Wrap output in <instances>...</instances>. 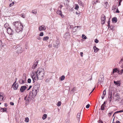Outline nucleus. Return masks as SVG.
Returning <instances> with one entry per match:
<instances>
[{
    "label": "nucleus",
    "instance_id": "nucleus-60",
    "mask_svg": "<svg viewBox=\"0 0 123 123\" xmlns=\"http://www.w3.org/2000/svg\"><path fill=\"white\" fill-rule=\"evenodd\" d=\"M48 47H49V48H50V47H51L52 46L51 45H48Z\"/></svg>",
    "mask_w": 123,
    "mask_h": 123
},
{
    "label": "nucleus",
    "instance_id": "nucleus-7",
    "mask_svg": "<svg viewBox=\"0 0 123 123\" xmlns=\"http://www.w3.org/2000/svg\"><path fill=\"white\" fill-rule=\"evenodd\" d=\"M122 64L121 65V67L123 68L121 70H119V74H121L123 73V60L121 59V60L120 61L119 63L121 64V63H122Z\"/></svg>",
    "mask_w": 123,
    "mask_h": 123
},
{
    "label": "nucleus",
    "instance_id": "nucleus-25",
    "mask_svg": "<svg viewBox=\"0 0 123 123\" xmlns=\"http://www.w3.org/2000/svg\"><path fill=\"white\" fill-rule=\"evenodd\" d=\"M105 107H106V106H105V105H102L101 106V110H103V111Z\"/></svg>",
    "mask_w": 123,
    "mask_h": 123
},
{
    "label": "nucleus",
    "instance_id": "nucleus-53",
    "mask_svg": "<svg viewBox=\"0 0 123 123\" xmlns=\"http://www.w3.org/2000/svg\"><path fill=\"white\" fill-rule=\"evenodd\" d=\"M108 27H109H109H110V20H109V21L108 22Z\"/></svg>",
    "mask_w": 123,
    "mask_h": 123
},
{
    "label": "nucleus",
    "instance_id": "nucleus-47",
    "mask_svg": "<svg viewBox=\"0 0 123 123\" xmlns=\"http://www.w3.org/2000/svg\"><path fill=\"white\" fill-rule=\"evenodd\" d=\"M90 106V105L89 104H87L86 106V108H88Z\"/></svg>",
    "mask_w": 123,
    "mask_h": 123
},
{
    "label": "nucleus",
    "instance_id": "nucleus-49",
    "mask_svg": "<svg viewBox=\"0 0 123 123\" xmlns=\"http://www.w3.org/2000/svg\"><path fill=\"white\" fill-rule=\"evenodd\" d=\"M10 104L12 105H14V104L13 102H11L10 103Z\"/></svg>",
    "mask_w": 123,
    "mask_h": 123
},
{
    "label": "nucleus",
    "instance_id": "nucleus-10",
    "mask_svg": "<svg viewBox=\"0 0 123 123\" xmlns=\"http://www.w3.org/2000/svg\"><path fill=\"white\" fill-rule=\"evenodd\" d=\"M31 98L30 95L28 97L26 96L24 98L25 100L26 101V103H27L30 100H31Z\"/></svg>",
    "mask_w": 123,
    "mask_h": 123
},
{
    "label": "nucleus",
    "instance_id": "nucleus-21",
    "mask_svg": "<svg viewBox=\"0 0 123 123\" xmlns=\"http://www.w3.org/2000/svg\"><path fill=\"white\" fill-rule=\"evenodd\" d=\"M112 20L113 22L116 23L117 22V19L116 17H114L112 18Z\"/></svg>",
    "mask_w": 123,
    "mask_h": 123
},
{
    "label": "nucleus",
    "instance_id": "nucleus-63",
    "mask_svg": "<svg viewBox=\"0 0 123 123\" xmlns=\"http://www.w3.org/2000/svg\"><path fill=\"white\" fill-rule=\"evenodd\" d=\"M62 5H61L60 6V7L61 8H62Z\"/></svg>",
    "mask_w": 123,
    "mask_h": 123
},
{
    "label": "nucleus",
    "instance_id": "nucleus-1",
    "mask_svg": "<svg viewBox=\"0 0 123 123\" xmlns=\"http://www.w3.org/2000/svg\"><path fill=\"white\" fill-rule=\"evenodd\" d=\"M13 26L12 28L15 30L16 32L18 33H21L23 30V25L22 24L19 22L15 21L12 23Z\"/></svg>",
    "mask_w": 123,
    "mask_h": 123
},
{
    "label": "nucleus",
    "instance_id": "nucleus-27",
    "mask_svg": "<svg viewBox=\"0 0 123 123\" xmlns=\"http://www.w3.org/2000/svg\"><path fill=\"white\" fill-rule=\"evenodd\" d=\"M123 112V110H120L119 111H117L116 112H115L114 113V114H115L117 113H121L122 112Z\"/></svg>",
    "mask_w": 123,
    "mask_h": 123
},
{
    "label": "nucleus",
    "instance_id": "nucleus-19",
    "mask_svg": "<svg viewBox=\"0 0 123 123\" xmlns=\"http://www.w3.org/2000/svg\"><path fill=\"white\" fill-rule=\"evenodd\" d=\"M18 84L16 83L15 84L14 86L13 87V89L14 90H16L18 86Z\"/></svg>",
    "mask_w": 123,
    "mask_h": 123
},
{
    "label": "nucleus",
    "instance_id": "nucleus-48",
    "mask_svg": "<svg viewBox=\"0 0 123 123\" xmlns=\"http://www.w3.org/2000/svg\"><path fill=\"white\" fill-rule=\"evenodd\" d=\"M122 0H119V6H120L121 5V2L122 1Z\"/></svg>",
    "mask_w": 123,
    "mask_h": 123
},
{
    "label": "nucleus",
    "instance_id": "nucleus-16",
    "mask_svg": "<svg viewBox=\"0 0 123 123\" xmlns=\"http://www.w3.org/2000/svg\"><path fill=\"white\" fill-rule=\"evenodd\" d=\"M81 113H78L77 115V118L78 122L80 121V118Z\"/></svg>",
    "mask_w": 123,
    "mask_h": 123
},
{
    "label": "nucleus",
    "instance_id": "nucleus-23",
    "mask_svg": "<svg viewBox=\"0 0 123 123\" xmlns=\"http://www.w3.org/2000/svg\"><path fill=\"white\" fill-rule=\"evenodd\" d=\"M49 37L48 36H46L44 37L43 40L44 41H47L49 39Z\"/></svg>",
    "mask_w": 123,
    "mask_h": 123
},
{
    "label": "nucleus",
    "instance_id": "nucleus-38",
    "mask_svg": "<svg viewBox=\"0 0 123 123\" xmlns=\"http://www.w3.org/2000/svg\"><path fill=\"white\" fill-rule=\"evenodd\" d=\"M43 32H41L40 33L39 36H43Z\"/></svg>",
    "mask_w": 123,
    "mask_h": 123
},
{
    "label": "nucleus",
    "instance_id": "nucleus-36",
    "mask_svg": "<svg viewBox=\"0 0 123 123\" xmlns=\"http://www.w3.org/2000/svg\"><path fill=\"white\" fill-rule=\"evenodd\" d=\"M3 96L0 94V100H3Z\"/></svg>",
    "mask_w": 123,
    "mask_h": 123
},
{
    "label": "nucleus",
    "instance_id": "nucleus-3",
    "mask_svg": "<svg viewBox=\"0 0 123 123\" xmlns=\"http://www.w3.org/2000/svg\"><path fill=\"white\" fill-rule=\"evenodd\" d=\"M40 87L39 84L37 83L34 84L33 86L32 92L33 95L34 96H36L37 92H38Z\"/></svg>",
    "mask_w": 123,
    "mask_h": 123
},
{
    "label": "nucleus",
    "instance_id": "nucleus-13",
    "mask_svg": "<svg viewBox=\"0 0 123 123\" xmlns=\"http://www.w3.org/2000/svg\"><path fill=\"white\" fill-rule=\"evenodd\" d=\"M38 62V61H37L34 62V64L33 65L32 67V69H35L36 68L37 66Z\"/></svg>",
    "mask_w": 123,
    "mask_h": 123
},
{
    "label": "nucleus",
    "instance_id": "nucleus-12",
    "mask_svg": "<svg viewBox=\"0 0 123 123\" xmlns=\"http://www.w3.org/2000/svg\"><path fill=\"white\" fill-rule=\"evenodd\" d=\"M38 29L40 31H41L45 30L46 29V28L44 25H42L39 27Z\"/></svg>",
    "mask_w": 123,
    "mask_h": 123
},
{
    "label": "nucleus",
    "instance_id": "nucleus-51",
    "mask_svg": "<svg viewBox=\"0 0 123 123\" xmlns=\"http://www.w3.org/2000/svg\"><path fill=\"white\" fill-rule=\"evenodd\" d=\"M95 2H96V3H98V2L100 3L99 0H96V1Z\"/></svg>",
    "mask_w": 123,
    "mask_h": 123
},
{
    "label": "nucleus",
    "instance_id": "nucleus-52",
    "mask_svg": "<svg viewBox=\"0 0 123 123\" xmlns=\"http://www.w3.org/2000/svg\"><path fill=\"white\" fill-rule=\"evenodd\" d=\"M49 80L48 79H47L45 81L46 82H49Z\"/></svg>",
    "mask_w": 123,
    "mask_h": 123
},
{
    "label": "nucleus",
    "instance_id": "nucleus-14",
    "mask_svg": "<svg viewBox=\"0 0 123 123\" xmlns=\"http://www.w3.org/2000/svg\"><path fill=\"white\" fill-rule=\"evenodd\" d=\"M59 44V42L58 41H56L53 44V46L55 48H57V46Z\"/></svg>",
    "mask_w": 123,
    "mask_h": 123
},
{
    "label": "nucleus",
    "instance_id": "nucleus-55",
    "mask_svg": "<svg viewBox=\"0 0 123 123\" xmlns=\"http://www.w3.org/2000/svg\"><path fill=\"white\" fill-rule=\"evenodd\" d=\"M92 4L93 5L95 4L96 5V2L95 1V2H92Z\"/></svg>",
    "mask_w": 123,
    "mask_h": 123
},
{
    "label": "nucleus",
    "instance_id": "nucleus-45",
    "mask_svg": "<svg viewBox=\"0 0 123 123\" xmlns=\"http://www.w3.org/2000/svg\"><path fill=\"white\" fill-rule=\"evenodd\" d=\"M76 15H78V16H79L80 14V13L79 12H76Z\"/></svg>",
    "mask_w": 123,
    "mask_h": 123
},
{
    "label": "nucleus",
    "instance_id": "nucleus-58",
    "mask_svg": "<svg viewBox=\"0 0 123 123\" xmlns=\"http://www.w3.org/2000/svg\"><path fill=\"white\" fill-rule=\"evenodd\" d=\"M116 123H120L119 121H116Z\"/></svg>",
    "mask_w": 123,
    "mask_h": 123
},
{
    "label": "nucleus",
    "instance_id": "nucleus-29",
    "mask_svg": "<svg viewBox=\"0 0 123 123\" xmlns=\"http://www.w3.org/2000/svg\"><path fill=\"white\" fill-rule=\"evenodd\" d=\"M65 78V76L64 75H62L61 77V80H64Z\"/></svg>",
    "mask_w": 123,
    "mask_h": 123
},
{
    "label": "nucleus",
    "instance_id": "nucleus-37",
    "mask_svg": "<svg viewBox=\"0 0 123 123\" xmlns=\"http://www.w3.org/2000/svg\"><path fill=\"white\" fill-rule=\"evenodd\" d=\"M79 8V6L77 5H76L75 7V9L76 10H78V9Z\"/></svg>",
    "mask_w": 123,
    "mask_h": 123
},
{
    "label": "nucleus",
    "instance_id": "nucleus-30",
    "mask_svg": "<svg viewBox=\"0 0 123 123\" xmlns=\"http://www.w3.org/2000/svg\"><path fill=\"white\" fill-rule=\"evenodd\" d=\"M82 38L85 39H86V37L84 34L82 35Z\"/></svg>",
    "mask_w": 123,
    "mask_h": 123
},
{
    "label": "nucleus",
    "instance_id": "nucleus-5",
    "mask_svg": "<svg viewBox=\"0 0 123 123\" xmlns=\"http://www.w3.org/2000/svg\"><path fill=\"white\" fill-rule=\"evenodd\" d=\"M115 97L116 100L117 101H119L120 98L119 94L115 91H114L113 93L112 98L114 99Z\"/></svg>",
    "mask_w": 123,
    "mask_h": 123
},
{
    "label": "nucleus",
    "instance_id": "nucleus-57",
    "mask_svg": "<svg viewBox=\"0 0 123 123\" xmlns=\"http://www.w3.org/2000/svg\"><path fill=\"white\" fill-rule=\"evenodd\" d=\"M101 121V123H103V122L101 120H98V122H99V121Z\"/></svg>",
    "mask_w": 123,
    "mask_h": 123
},
{
    "label": "nucleus",
    "instance_id": "nucleus-44",
    "mask_svg": "<svg viewBox=\"0 0 123 123\" xmlns=\"http://www.w3.org/2000/svg\"><path fill=\"white\" fill-rule=\"evenodd\" d=\"M113 113V112L112 111L111 113H108V116L109 117H110L111 115L112 114V113Z\"/></svg>",
    "mask_w": 123,
    "mask_h": 123
},
{
    "label": "nucleus",
    "instance_id": "nucleus-6",
    "mask_svg": "<svg viewBox=\"0 0 123 123\" xmlns=\"http://www.w3.org/2000/svg\"><path fill=\"white\" fill-rule=\"evenodd\" d=\"M31 77L33 80V83H34L35 82L36 80H38L37 78V76H36V72L35 73H33L31 75Z\"/></svg>",
    "mask_w": 123,
    "mask_h": 123
},
{
    "label": "nucleus",
    "instance_id": "nucleus-17",
    "mask_svg": "<svg viewBox=\"0 0 123 123\" xmlns=\"http://www.w3.org/2000/svg\"><path fill=\"white\" fill-rule=\"evenodd\" d=\"M104 6L105 8H108L109 7V5L108 3L107 2L105 3L104 5Z\"/></svg>",
    "mask_w": 123,
    "mask_h": 123
},
{
    "label": "nucleus",
    "instance_id": "nucleus-32",
    "mask_svg": "<svg viewBox=\"0 0 123 123\" xmlns=\"http://www.w3.org/2000/svg\"><path fill=\"white\" fill-rule=\"evenodd\" d=\"M25 121L26 122H28L29 121V119L27 117H26L25 118Z\"/></svg>",
    "mask_w": 123,
    "mask_h": 123
},
{
    "label": "nucleus",
    "instance_id": "nucleus-56",
    "mask_svg": "<svg viewBox=\"0 0 123 123\" xmlns=\"http://www.w3.org/2000/svg\"><path fill=\"white\" fill-rule=\"evenodd\" d=\"M116 12L117 13H119V11L117 9L116 11Z\"/></svg>",
    "mask_w": 123,
    "mask_h": 123
},
{
    "label": "nucleus",
    "instance_id": "nucleus-50",
    "mask_svg": "<svg viewBox=\"0 0 123 123\" xmlns=\"http://www.w3.org/2000/svg\"><path fill=\"white\" fill-rule=\"evenodd\" d=\"M80 55L81 57L83 56V53L82 52H81L80 53Z\"/></svg>",
    "mask_w": 123,
    "mask_h": 123
},
{
    "label": "nucleus",
    "instance_id": "nucleus-26",
    "mask_svg": "<svg viewBox=\"0 0 123 123\" xmlns=\"http://www.w3.org/2000/svg\"><path fill=\"white\" fill-rule=\"evenodd\" d=\"M47 115L46 114H44L43 115L42 117V118L43 120L47 118Z\"/></svg>",
    "mask_w": 123,
    "mask_h": 123
},
{
    "label": "nucleus",
    "instance_id": "nucleus-11",
    "mask_svg": "<svg viewBox=\"0 0 123 123\" xmlns=\"http://www.w3.org/2000/svg\"><path fill=\"white\" fill-rule=\"evenodd\" d=\"M27 88V86H21L20 89V91L21 92H23Z\"/></svg>",
    "mask_w": 123,
    "mask_h": 123
},
{
    "label": "nucleus",
    "instance_id": "nucleus-22",
    "mask_svg": "<svg viewBox=\"0 0 123 123\" xmlns=\"http://www.w3.org/2000/svg\"><path fill=\"white\" fill-rule=\"evenodd\" d=\"M119 70H118V69H117V68H115V69H113V73H114L115 72H117L119 74Z\"/></svg>",
    "mask_w": 123,
    "mask_h": 123
},
{
    "label": "nucleus",
    "instance_id": "nucleus-31",
    "mask_svg": "<svg viewBox=\"0 0 123 123\" xmlns=\"http://www.w3.org/2000/svg\"><path fill=\"white\" fill-rule=\"evenodd\" d=\"M114 83L115 84V85H118L119 84V81H114Z\"/></svg>",
    "mask_w": 123,
    "mask_h": 123
},
{
    "label": "nucleus",
    "instance_id": "nucleus-61",
    "mask_svg": "<svg viewBox=\"0 0 123 123\" xmlns=\"http://www.w3.org/2000/svg\"><path fill=\"white\" fill-rule=\"evenodd\" d=\"M5 106L6 107H7V104L6 103L5 104Z\"/></svg>",
    "mask_w": 123,
    "mask_h": 123
},
{
    "label": "nucleus",
    "instance_id": "nucleus-8",
    "mask_svg": "<svg viewBox=\"0 0 123 123\" xmlns=\"http://www.w3.org/2000/svg\"><path fill=\"white\" fill-rule=\"evenodd\" d=\"M105 16L104 15H102L101 16V24L102 25L104 24L105 23Z\"/></svg>",
    "mask_w": 123,
    "mask_h": 123
},
{
    "label": "nucleus",
    "instance_id": "nucleus-41",
    "mask_svg": "<svg viewBox=\"0 0 123 123\" xmlns=\"http://www.w3.org/2000/svg\"><path fill=\"white\" fill-rule=\"evenodd\" d=\"M98 40L97 39H95L94 40L95 42L96 43H98Z\"/></svg>",
    "mask_w": 123,
    "mask_h": 123
},
{
    "label": "nucleus",
    "instance_id": "nucleus-9",
    "mask_svg": "<svg viewBox=\"0 0 123 123\" xmlns=\"http://www.w3.org/2000/svg\"><path fill=\"white\" fill-rule=\"evenodd\" d=\"M112 92L111 90H110L109 92V100L110 102L112 100Z\"/></svg>",
    "mask_w": 123,
    "mask_h": 123
},
{
    "label": "nucleus",
    "instance_id": "nucleus-15",
    "mask_svg": "<svg viewBox=\"0 0 123 123\" xmlns=\"http://www.w3.org/2000/svg\"><path fill=\"white\" fill-rule=\"evenodd\" d=\"M56 13L57 14L60 15L62 18H63L64 17V15L62 14L61 11L59 10L57 11L56 12Z\"/></svg>",
    "mask_w": 123,
    "mask_h": 123
},
{
    "label": "nucleus",
    "instance_id": "nucleus-33",
    "mask_svg": "<svg viewBox=\"0 0 123 123\" xmlns=\"http://www.w3.org/2000/svg\"><path fill=\"white\" fill-rule=\"evenodd\" d=\"M61 103L60 101H59L58 102L57 105L58 106H59L61 105Z\"/></svg>",
    "mask_w": 123,
    "mask_h": 123
},
{
    "label": "nucleus",
    "instance_id": "nucleus-40",
    "mask_svg": "<svg viewBox=\"0 0 123 123\" xmlns=\"http://www.w3.org/2000/svg\"><path fill=\"white\" fill-rule=\"evenodd\" d=\"M27 82L29 83H30L31 82V80L30 79H28L27 80Z\"/></svg>",
    "mask_w": 123,
    "mask_h": 123
},
{
    "label": "nucleus",
    "instance_id": "nucleus-43",
    "mask_svg": "<svg viewBox=\"0 0 123 123\" xmlns=\"http://www.w3.org/2000/svg\"><path fill=\"white\" fill-rule=\"evenodd\" d=\"M2 42L1 40H0V46H2V47L3 46V45H2Z\"/></svg>",
    "mask_w": 123,
    "mask_h": 123
},
{
    "label": "nucleus",
    "instance_id": "nucleus-59",
    "mask_svg": "<svg viewBox=\"0 0 123 123\" xmlns=\"http://www.w3.org/2000/svg\"><path fill=\"white\" fill-rule=\"evenodd\" d=\"M41 38L39 37L37 38V39L39 40H40L41 39Z\"/></svg>",
    "mask_w": 123,
    "mask_h": 123
},
{
    "label": "nucleus",
    "instance_id": "nucleus-46",
    "mask_svg": "<svg viewBox=\"0 0 123 123\" xmlns=\"http://www.w3.org/2000/svg\"><path fill=\"white\" fill-rule=\"evenodd\" d=\"M75 90V87H74L73 88L72 90L71 91L73 92H74Z\"/></svg>",
    "mask_w": 123,
    "mask_h": 123
},
{
    "label": "nucleus",
    "instance_id": "nucleus-42",
    "mask_svg": "<svg viewBox=\"0 0 123 123\" xmlns=\"http://www.w3.org/2000/svg\"><path fill=\"white\" fill-rule=\"evenodd\" d=\"M21 17H22L23 18H25V15H24V14L23 13V14H21Z\"/></svg>",
    "mask_w": 123,
    "mask_h": 123
},
{
    "label": "nucleus",
    "instance_id": "nucleus-39",
    "mask_svg": "<svg viewBox=\"0 0 123 123\" xmlns=\"http://www.w3.org/2000/svg\"><path fill=\"white\" fill-rule=\"evenodd\" d=\"M3 110V111L4 112H6V108H5V109L4 108H2V109Z\"/></svg>",
    "mask_w": 123,
    "mask_h": 123
},
{
    "label": "nucleus",
    "instance_id": "nucleus-4",
    "mask_svg": "<svg viewBox=\"0 0 123 123\" xmlns=\"http://www.w3.org/2000/svg\"><path fill=\"white\" fill-rule=\"evenodd\" d=\"M4 27L7 29V31L8 33L10 35L13 34V29H12L10 27H9V25L8 23H6L4 25Z\"/></svg>",
    "mask_w": 123,
    "mask_h": 123
},
{
    "label": "nucleus",
    "instance_id": "nucleus-64",
    "mask_svg": "<svg viewBox=\"0 0 123 123\" xmlns=\"http://www.w3.org/2000/svg\"><path fill=\"white\" fill-rule=\"evenodd\" d=\"M121 102L122 103H123V99H122L121 101Z\"/></svg>",
    "mask_w": 123,
    "mask_h": 123
},
{
    "label": "nucleus",
    "instance_id": "nucleus-35",
    "mask_svg": "<svg viewBox=\"0 0 123 123\" xmlns=\"http://www.w3.org/2000/svg\"><path fill=\"white\" fill-rule=\"evenodd\" d=\"M14 4V2H13L12 3L10 4L9 6L10 7H11Z\"/></svg>",
    "mask_w": 123,
    "mask_h": 123
},
{
    "label": "nucleus",
    "instance_id": "nucleus-2",
    "mask_svg": "<svg viewBox=\"0 0 123 123\" xmlns=\"http://www.w3.org/2000/svg\"><path fill=\"white\" fill-rule=\"evenodd\" d=\"M36 73L37 80L38 79L42 80L43 78L44 75V70L43 68H38L36 72Z\"/></svg>",
    "mask_w": 123,
    "mask_h": 123
},
{
    "label": "nucleus",
    "instance_id": "nucleus-54",
    "mask_svg": "<svg viewBox=\"0 0 123 123\" xmlns=\"http://www.w3.org/2000/svg\"><path fill=\"white\" fill-rule=\"evenodd\" d=\"M105 95H103L101 96V98L102 99H103L105 97Z\"/></svg>",
    "mask_w": 123,
    "mask_h": 123
},
{
    "label": "nucleus",
    "instance_id": "nucleus-34",
    "mask_svg": "<svg viewBox=\"0 0 123 123\" xmlns=\"http://www.w3.org/2000/svg\"><path fill=\"white\" fill-rule=\"evenodd\" d=\"M106 90H105L103 92V95H106Z\"/></svg>",
    "mask_w": 123,
    "mask_h": 123
},
{
    "label": "nucleus",
    "instance_id": "nucleus-62",
    "mask_svg": "<svg viewBox=\"0 0 123 123\" xmlns=\"http://www.w3.org/2000/svg\"><path fill=\"white\" fill-rule=\"evenodd\" d=\"M105 102H104V103L102 105H105Z\"/></svg>",
    "mask_w": 123,
    "mask_h": 123
},
{
    "label": "nucleus",
    "instance_id": "nucleus-28",
    "mask_svg": "<svg viewBox=\"0 0 123 123\" xmlns=\"http://www.w3.org/2000/svg\"><path fill=\"white\" fill-rule=\"evenodd\" d=\"M32 12L33 14H36L37 13V11L36 10H33L32 11Z\"/></svg>",
    "mask_w": 123,
    "mask_h": 123
},
{
    "label": "nucleus",
    "instance_id": "nucleus-18",
    "mask_svg": "<svg viewBox=\"0 0 123 123\" xmlns=\"http://www.w3.org/2000/svg\"><path fill=\"white\" fill-rule=\"evenodd\" d=\"M93 48L94 50V52H97L99 50L98 48H97L96 46H94Z\"/></svg>",
    "mask_w": 123,
    "mask_h": 123
},
{
    "label": "nucleus",
    "instance_id": "nucleus-24",
    "mask_svg": "<svg viewBox=\"0 0 123 123\" xmlns=\"http://www.w3.org/2000/svg\"><path fill=\"white\" fill-rule=\"evenodd\" d=\"M78 3L79 4L80 6H84V5L83 4L82 2L80 0H79L78 1Z\"/></svg>",
    "mask_w": 123,
    "mask_h": 123
},
{
    "label": "nucleus",
    "instance_id": "nucleus-20",
    "mask_svg": "<svg viewBox=\"0 0 123 123\" xmlns=\"http://www.w3.org/2000/svg\"><path fill=\"white\" fill-rule=\"evenodd\" d=\"M25 80H23L22 79H20L19 82L20 84H23L25 83Z\"/></svg>",
    "mask_w": 123,
    "mask_h": 123
}]
</instances>
